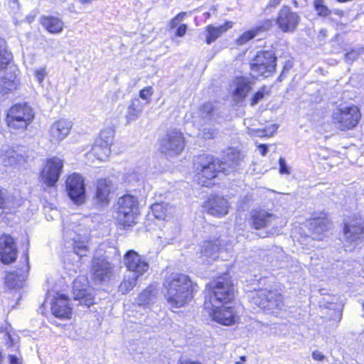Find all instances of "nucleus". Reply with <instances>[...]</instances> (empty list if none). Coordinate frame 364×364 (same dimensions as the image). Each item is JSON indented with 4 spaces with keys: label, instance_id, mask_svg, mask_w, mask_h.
<instances>
[{
    "label": "nucleus",
    "instance_id": "cd10ccee",
    "mask_svg": "<svg viewBox=\"0 0 364 364\" xmlns=\"http://www.w3.org/2000/svg\"><path fill=\"white\" fill-rule=\"evenodd\" d=\"M95 186V203L101 205H107L109 203L112 182L107 179H100L97 181Z\"/></svg>",
    "mask_w": 364,
    "mask_h": 364
},
{
    "label": "nucleus",
    "instance_id": "bb28decb",
    "mask_svg": "<svg viewBox=\"0 0 364 364\" xmlns=\"http://www.w3.org/2000/svg\"><path fill=\"white\" fill-rule=\"evenodd\" d=\"M51 311L55 317L68 318L71 314V308L68 305V299L64 294H59L52 303Z\"/></svg>",
    "mask_w": 364,
    "mask_h": 364
},
{
    "label": "nucleus",
    "instance_id": "09e8293b",
    "mask_svg": "<svg viewBox=\"0 0 364 364\" xmlns=\"http://www.w3.org/2000/svg\"><path fill=\"white\" fill-rule=\"evenodd\" d=\"M279 173L289 175L291 173L290 168L287 166L285 159L281 157L279 160Z\"/></svg>",
    "mask_w": 364,
    "mask_h": 364
},
{
    "label": "nucleus",
    "instance_id": "f8f14e48",
    "mask_svg": "<svg viewBox=\"0 0 364 364\" xmlns=\"http://www.w3.org/2000/svg\"><path fill=\"white\" fill-rule=\"evenodd\" d=\"M300 21L297 13L288 6H283L278 13L276 23L284 33L294 32Z\"/></svg>",
    "mask_w": 364,
    "mask_h": 364
},
{
    "label": "nucleus",
    "instance_id": "69168bd1",
    "mask_svg": "<svg viewBox=\"0 0 364 364\" xmlns=\"http://www.w3.org/2000/svg\"><path fill=\"white\" fill-rule=\"evenodd\" d=\"M181 364H200V363H196V362H189V363H184Z\"/></svg>",
    "mask_w": 364,
    "mask_h": 364
},
{
    "label": "nucleus",
    "instance_id": "a878e982",
    "mask_svg": "<svg viewBox=\"0 0 364 364\" xmlns=\"http://www.w3.org/2000/svg\"><path fill=\"white\" fill-rule=\"evenodd\" d=\"M232 27V21H226L224 24L220 26L208 25L203 33L205 37V43L209 45L211 44Z\"/></svg>",
    "mask_w": 364,
    "mask_h": 364
},
{
    "label": "nucleus",
    "instance_id": "c9c22d12",
    "mask_svg": "<svg viewBox=\"0 0 364 364\" xmlns=\"http://www.w3.org/2000/svg\"><path fill=\"white\" fill-rule=\"evenodd\" d=\"M156 295V289L152 287H149L139 295L136 302L139 306L149 305L154 302Z\"/></svg>",
    "mask_w": 364,
    "mask_h": 364
},
{
    "label": "nucleus",
    "instance_id": "4be33fe9",
    "mask_svg": "<svg viewBox=\"0 0 364 364\" xmlns=\"http://www.w3.org/2000/svg\"><path fill=\"white\" fill-rule=\"evenodd\" d=\"M208 310L213 319L220 324L229 326L235 321V314L230 306L223 305L220 306V308H213Z\"/></svg>",
    "mask_w": 364,
    "mask_h": 364
},
{
    "label": "nucleus",
    "instance_id": "f03ea898",
    "mask_svg": "<svg viewBox=\"0 0 364 364\" xmlns=\"http://www.w3.org/2000/svg\"><path fill=\"white\" fill-rule=\"evenodd\" d=\"M234 297V287L228 274L218 277L210 284L208 295L205 296L204 306L206 309L220 308L229 303Z\"/></svg>",
    "mask_w": 364,
    "mask_h": 364
},
{
    "label": "nucleus",
    "instance_id": "338daca9",
    "mask_svg": "<svg viewBox=\"0 0 364 364\" xmlns=\"http://www.w3.org/2000/svg\"><path fill=\"white\" fill-rule=\"evenodd\" d=\"M85 3H90L92 0H82Z\"/></svg>",
    "mask_w": 364,
    "mask_h": 364
},
{
    "label": "nucleus",
    "instance_id": "412c9836",
    "mask_svg": "<svg viewBox=\"0 0 364 364\" xmlns=\"http://www.w3.org/2000/svg\"><path fill=\"white\" fill-rule=\"evenodd\" d=\"M71 128L72 122L68 119L56 121L49 129L50 141L55 143L61 141L69 134Z\"/></svg>",
    "mask_w": 364,
    "mask_h": 364
},
{
    "label": "nucleus",
    "instance_id": "20e7f679",
    "mask_svg": "<svg viewBox=\"0 0 364 364\" xmlns=\"http://www.w3.org/2000/svg\"><path fill=\"white\" fill-rule=\"evenodd\" d=\"M117 209V220L124 228L133 226L136 223L139 211V203L136 197L125 195L119 198Z\"/></svg>",
    "mask_w": 364,
    "mask_h": 364
},
{
    "label": "nucleus",
    "instance_id": "f3484780",
    "mask_svg": "<svg viewBox=\"0 0 364 364\" xmlns=\"http://www.w3.org/2000/svg\"><path fill=\"white\" fill-rule=\"evenodd\" d=\"M252 226L257 229L274 227L277 225L279 218L264 210H253L251 213Z\"/></svg>",
    "mask_w": 364,
    "mask_h": 364
},
{
    "label": "nucleus",
    "instance_id": "79ce46f5",
    "mask_svg": "<svg viewBox=\"0 0 364 364\" xmlns=\"http://www.w3.org/2000/svg\"><path fill=\"white\" fill-rule=\"evenodd\" d=\"M11 60V54L4 48L0 46V70L6 68Z\"/></svg>",
    "mask_w": 364,
    "mask_h": 364
},
{
    "label": "nucleus",
    "instance_id": "8fccbe9b",
    "mask_svg": "<svg viewBox=\"0 0 364 364\" xmlns=\"http://www.w3.org/2000/svg\"><path fill=\"white\" fill-rule=\"evenodd\" d=\"M272 128V131H271V132L267 129L254 130V132L257 136H259V137L268 136H271L273 134V132L277 130V127L275 125H273Z\"/></svg>",
    "mask_w": 364,
    "mask_h": 364
},
{
    "label": "nucleus",
    "instance_id": "680f3d73",
    "mask_svg": "<svg viewBox=\"0 0 364 364\" xmlns=\"http://www.w3.org/2000/svg\"><path fill=\"white\" fill-rule=\"evenodd\" d=\"M281 1L282 0H269V6L271 7H276Z\"/></svg>",
    "mask_w": 364,
    "mask_h": 364
},
{
    "label": "nucleus",
    "instance_id": "39448f33",
    "mask_svg": "<svg viewBox=\"0 0 364 364\" xmlns=\"http://www.w3.org/2000/svg\"><path fill=\"white\" fill-rule=\"evenodd\" d=\"M277 58L272 50H262L252 60L251 75L253 77H267L275 71Z\"/></svg>",
    "mask_w": 364,
    "mask_h": 364
},
{
    "label": "nucleus",
    "instance_id": "0e129e2a",
    "mask_svg": "<svg viewBox=\"0 0 364 364\" xmlns=\"http://www.w3.org/2000/svg\"><path fill=\"white\" fill-rule=\"evenodd\" d=\"M246 360V357L245 356H241L240 358V360L238 361H236L235 362V364H243Z\"/></svg>",
    "mask_w": 364,
    "mask_h": 364
},
{
    "label": "nucleus",
    "instance_id": "6e6552de",
    "mask_svg": "<svg viewBox=\"0 0 364 364\" xmlns=\"http://www.w3.org/2000/svg\"><path fill=\"white\" fill-rule=\"evenodd\" d=\"M194 167L198 175L200 183L203 186H207L208 184L203 178L210 180L215 178L220 166H218V161L213 156L203 154L197 158L194 162Z\"/></svg>",
    "mask_w": 364,
    "mask_h": 364
},
{
    "label": "nucleus",
    "instance_id": "a211bd4d",
    "mask_svg": "<svg viewBox=\"0 0 364 364\" xmlns=\"http://www.w3.org/2000/svg\"><path fill=\"white\" fill-rule=\"evenodd\" d=\"M17 256V249L14 239L9 235L0 237V259L4 264L15 261Z\"/></svg>",
    "mask_w": 364,
    "mask_h": 364
},
{
    "label": "nucleus",
    "instance_id": "6e6d98bb",
    "mask_svg": "<svg viewBox=\"0 0 364 364\" xmlns=\"http://www.w3.org/2000/svg\"><path fill=\"white\" fill-rule=\"evenodd\" d=\"M186 30L187 26L186 24H181L177 28L176 35L178 37H183L186 34Z\"/></svg>",
    "mask_w": 364,
    "mask_h": 364
},
{
    "label": "nucleus",
    "instance_id": "7c9ffc66",
    "mask_svg": "<svg viewBox=\"0 0 364 364\" xmlns=\"http://www.w3.org/2000/svg\"><path fill=\"white\" fill-rule=\"evenodd\" d=\"M144 107V104L139 98H134L127 107L125 116L127 123L130 124L136 121L141 116Z\"/></svg>",
    "mask_w": 364,
    "mask_h": 364
},
{
    "label": "nucleus",
    "instance_id": "4d7b16f0",
    "mask_svg": "<svg viewBox=\"0 0 364 364\" xmlns=\"http://www.w3.org/2000/svg\"><path fill=\"white\" fill-rule=\"evenodd\" d=\"M312 358L315 360L323 361L326 358V356L321 352L318 350H314L312 353Z\"/></svg>",
    "mask_w": 364,
    "mask_h": 364
},
{
    "label": "nucleus",
    "instance_id": "6ab92c4d",
    "mask_svg": "<svg viewBox=\"0 0 364 364\" xmlns=\"http://www.w3.org/2000/svg\"><path fill=\"white\" fill-rule=\"evenodd\" d=\"M208 213L216 217H221L228 213V200L222 196H210L204 205Z\"/></svg>",
    "mask_w": 364,
    "mask_h": 364
},
{
    "label": "nucleus",
    "instance_id": "4468645a",
    "mask_svg": "<svg viewBox=\"0 0 364 364\" xmlns=\"http://www.w3.org/2000/svg\"><path fill=\"white\" fill-rule=\"evenodd\" d=\"M124 264L136 277L141 276L149 269V264L136 252L129 250L124 256Z\"/></svg>",
    "mask_w": 364,
    "mask_h": 364
},
{
    "label": "nucleus",
    "instance_id": "9b49d317",
    "mask_svg": "<svg viewBox=\"0 0 364 364\" xmlns=\"http://www.w3.org/2000/svg\"><path fill=\"white\" fill-rule=\"evenodd\" d=\"M63 167V160L53 157L47 161L46 168L41 171V177L48 187H53L58 181Z\"/></svg>",
    "mask_w": 364,
    "mask_h": 364
},
{
    "label": "nucleus",
    "instance_id": "e2e57ef3",
    "mask_svg": "<svg viewBox=\"0 0 364 364\" xmlns=\"http://www.w3.org/2000/svg\"><path fill=\"white\" fill-rule=\"evenodd\" d=\"M286 69H287V65L284 66L281 75L278 77V80H279V81L282 80V78L285 75V73H286Z\"/></svg>",
    "mask_w": 364,
    "mask_h": 364
},
{
    "label": "nucleus",
    "instance_id": "7ed1b4c3",
    "mask_svg": "<svg viewBox=\"0 0 364 364\" xmlns=\"http://www.w3.org/2000/svg\"><path fill=\"white\" fill-rule=\"evenodd\" d=\"M248 299L253 304L272 314H277L284 307L282 294L274 291L260 289L252 291L248 295Z\"/></svg>",
    "mask_w": 364,
    "mask_h": 364
},
{
    "label": "nucleus",
    "instance_id": "1a4fd4ad",
    "mask_svg": "<svg viewBox=\"0 0 364 364\" xmlns=\"http://www.w3.org/2000/svg\"><path fill=\"white\" fill-rule=\"evenodd\" d=\"M184 147L183 135L177 129L170 130L161 140V151L167 156H177L182 152Z\"/></svg>",
    "mask_w": 364,
    "mask_h": 364
},
{
    "label": "nucleus",
    "instance_id": "473e14b6",
    "mask_svg": "<svg viewBox=\"0 0 364 364\" xmlns=\"http://www.w3.org/2000/svg\"><path fill=\"white\" fill-rule=\"evenodd\" d=\"M41 24L50 33L57 34L62 32L64 23L57 17L45 16L41 19Z\"/></svg>",
    "mask_w": 364,
    "mask_h": 364
},
{
    "label": "nucleus",
    "instance_id": "423d86ee",
    "mask_svg": "<svg viewBox=\"0 0 364 364\" xmlns=\"http://www.w3.org/2000/svg\"><path fill=\"white\" fill-rule=\"evenodd\" d=\"M34 114L27 105H16L9 111L6 122L13 132H23L32 122Z\"/></svg>",
    "mask_w": 364,
    "mask_h": 364
},
{
    "label": "nucleus",
    "instance_id": "de8ad7c7",
    "mask_svg": "<svg viewBox=\"0 0 364 364\" xmlns=\"http://www.w3.org/2000/svg\"><path fill=\"white\" fill-rule=\"evenodd\" d=\"M213 112V106L210 102L205 103L201 109V116L203 117H210Z\"/></svg>",
    "mask_w": 364,
    "mask_h": 364
},
{
    "label": "nucleus",
    "instance_id": "2f4dec72",
    "mask_svg": "<svg viewBox=\"0 0 364 364\" xmlns=\"http://www.w3.org/2000/svg\"><path fill=\"white\" fill-rule=\"evenodd\" d=\"M338 299L336 296H333L331 298V299L326 300V302L328 304L326 306V309H328L330 311H332V313L328 314V315L330 320L333 321L332 325L334 328L338 326V323L342 318V310L341 305L335 302Z\"/></svg>",
    "mask_w": 364,
    "mask_h": 364
},
{
    "label": "nucleus",
    "instance_id": "5701e85b",
    "mask_svg": "<svg viewBox=\"0 0 364 364\" xmlns=\"http://www.w3.org/2000/svg\"><path fill=\"white\" fill-rule=\"evenodd\" d=\"M331 223L324 215L312 218L309 223V229L313 239L320 240L331 228Z\"/></svg>",
    "mask_w": 364,
    "mask_h": 364
},
{
    "label": "nucleus",
    "instance_id": "a18cd8bd",
    "mask_svg": "<svg viewBox=\"0 0 364 364\" xmlns=\"http://www.w3.org/2000/svg\"><path fill=\"white\" fill-rule=\"evenodd\" d=\"M153 93H154V90H153L152 87L148 86V87H144V89H142L140 91L139 97L142 100H146L147 102H149V100L151 96L153 95Z\"/></svg>",
    "mask_w": 364,
    "mask_h": 364
},
{
    "label": "nucleus",
    "instance_id": "393cba45",
    "mask_svg": "<svg viewBox=\"0 0 364 364\" xmlns=\"http://www.w3.org/2000/svg\"><path fill=\"white\" fill-rule=\"evenodd\" d=\"M220 250V242L218 240H206L200 248V257L203 261L208 263L218 257V253Z\"/></svg>",
    "mask_w": 364,
    "mask_h": 364
},
{
    "label": "nucleus",
    "instance_id": "dca6fc26",
    "mask_svg": "<svg viewBox=\"0 0 364 364\" xmlns=\"http://www.w3.org/2000/svg\"><path fill=\"white\" fill-rule=\"evenodd\" d=\"M1 156L4 166H14L25 161L26 151L22 146L10 147L6 145L1 149Z\"/></svg>",
    "mask_w": 364,
    "mask_h": 364
},
{
    "label": "nucleus",
    "instance_id": "ddd939ff",
    "mask_svg": "<svg viewBox=\"0 0 364 364\" xmlns=\"http://www.w3.org/2000/svg\"><path fill=\"white\" fill-rule=\"evenodd\" d=\"M93 279L98 283L108 281L113 275V266L106 259L95 257L92 262Z\"/></svg>",
    "mask_w": 364,
    "mask_h": 364
},
{
    "label": "nucleus",
    "instance_id": "f704fd0d",
    "mask_svg": "<svg viewBox=\"0 0 364 364\" xmlns=\"http://www.w3.org/2000/svg\"><path fill=\"white\" fill-rule=\"evenodd\" d=\"M111 146L105 145L100 141L95 140L92 152L100 161H105L111 153Z\"/></svg>",
    "mask_w": 364,
    "mask_h": 364
},
{
    "label": "nucleus",
    "instance_id": "4c0bfd02",
    "mask_svg": "<svg viewBox=\"0 0 364 364\" xmlns=\"http://www.w3.org/2000/svg\"><path fill=\"white\" fill-rule=\"evenodd\" d=\"M138 277H136V275L134 274L127 276L119 287V291L122 294H126L132 289L136 284Z\"/></svg>",
    "mask_w": 364,
    "mask_h": 364
},
{
    "label": "nucleus",
    "instance_id": "c85d7f7f",
    "mask_svg": "<svg viewBox=\"0 0 364 364\" xmlns=\"http://www.w3.org/2000/svg\"><path fill=\"white\" fill-rule=\"evenodd\" d=\"M232 86L235 87L232 92L233 97L235 100L237 101L242 100L245 98L251 90L250 80L243 77H237L232 82Z\"/></svg>",
    "mask_w": 364,
    "mask_h": 364
},
{
    "label": "nucleus",
    "instance_id": "37998d69",
    "mask_svg": "<svg viewBox=\"0 0 364 364\" xmlns=\"http://www.w3.org/2000/svg\"><path fill=\"white\" fill-rule=\"evenodd\" d=\"M256 36L257 35L255 32L254 29L247 31L245 32L240 38H237V43L240 46H242L248 42L249 41H250L251 39H252Z\"/></svg>",
    "mask_w": 364,
    "mask_h": 364
},
{
    "label": "nucleus",
    "instance_id": "774afa93",
    "mask_svg": "<svg viewBox=\"0 0 364 364\" xmlns=\"http://www.w3.org/2000/svg\"><path fill=\"white\" fill-rule=\"evenodd\" d=\"M205 14L208 17L210 16V14L208 12L205 13Z\"/></svg>",
    "mask_w": 364,
    "mask_h": 364
},
{
    "label": "nucleus",
    "instance_id": "c756f323",
    "mask_svg": "<svg viewBox=\"0 0 364 364\" xmlns=\"http://www.w3.org/2000/svg\"><path fill=\"white\" fill-rule=\"evenodd\" d=\"M80 283V279H77L73 282V294L75 300H78L81 305L90 306L94 304V296L87 292L84 288L79 289Z\"/></svg>",
    "mask_w": 364,
    "mask_h": 364
},
{
    "label": "nucleus",
    "instance_id": "bf43d9fd",
    "mask_svg": "<svg viewBox=\"0 0 364 364\" xmlns=\"http://www.w3.org/2000/svg\"><path fill=\"white\" fill-rule=\"evenodd\" d=\"M258 149L262 156H265L268 151V148L264 144H260L258 146Z\"/></svg>",
    "mask_w": 364,
    "mask_h": 364
},
{
    "label": "nucleus",
    "instance_id": "13d9d810",
    "mask_svg": "<svg viewBox=\"0 0 364 364\" xmlns=\"http://www.w3.org/2000/svg\"><path fill=\"white\" fill-rule=\"evenodd\" d=\"M9 363L10 364H22L19 358L13 355H9Z\"/></svg>",
    "mask_w": 364,
    "mask_h": 364
},
{
    "label": "nucleus",
    "instance_id": "603ef678",
    "mask_svg": "<svg viewBox=\"0 0 364 364\" xmlns=\"http://www.w3.org/2000/svg\"><path fill=\"white\" fill-rule=\"evenodd\" d=\"M264 96V90H260L258 92H257L254 96L252 98V102L251 105L252 106L257 104Z\"/></svg>",
    "mask_w": 364,
    "mask_h": 364
},
{
    "label": "nucleus",
    "instance_id": "e433bc0d",
    "mask_svg": "<svg viewBox=\"0 0 364 364\" xmlns=\"http://www.w3.org/2000/svg\"><path fill=\"white\" fill-rule=\"evenodd\" d=\"M18 85V81L15 76L11 75V79L4 78L0 80V93L2 95H6L14 90H16Z\"/></svg>",
    "mask_w": 364,
    "mask_h": 364
},
{
    "label": "nucleus",
    "instance_id": "aec40b11",
    "mask_svg": "<svg viewBox=\"0 0 364 364\" xmlns=\"http://www.w3.org/2000/svg\"><path fill=\"white\" fill-rule=\"evenodd\" d=\"M26 263L20 269L16 271L9 272L5 278V284L9 289L21 287L23 283L27 277L28 272V257L26 255L25 257Z\"/></svg>",
    "mask_w": 364,
    "mask_h": 364
},
{
    "label": "nucleus",
    "instance_id": "5fc2aeb1",
    "mask_svg": "<svg viewBox=\"0 0 364 364\" xmlns=\"http://www.w3.org/2000/svg\"><path fill=\"white\" fill-rule=\"evenodd\" d=\"M215 130L213 128H204L203 130V136L205 139H212L215 136Z\"/></svg>",
    "mask_w": 364,
    "mask_h": 364
},
{
    "label": "nucleus",
    "instance_id": "b1692460",
    "mask_svg": "<svg viewBox=\"0 0 364 364\" xmlns=\"http://www.w3.org/2000/svg\"><path fill=\"white\" fill-rule=\"evenodd\" d=\"M241 164L240 154L234 149H230V151L218 161V171L225 173H229L236 169Z\"/></svg>",
    "mask_w": 364,
    "mask_h": 364
},
{
    "label": "nucleus",
    "instance_id": "49530a36",
    "mask_svg": "<svg viewBox=\"0 0 364 364\" xmlns=\"http://www.w3.org/2000/svg\"><path fill=\"white\" fill-rule=\"evenodd\" d=\"M186 16V12H181L176 16H175L169 23L170 28L173 29L177 27L179 23L183 20L184 17Z\"/></svg>",
    "mask_w": 364,
    "mask_h": 364
},
{
    "label": "nucleus",
    "instance_id": "2eb2a0df",
    "mask_svg": "<svg viewBox=\"0 0 364 364\" xmlns=\"http://www.w3.org/2000/svg\"><path fill=\"white\" fill-rule=\"evenodd\" d=\"M364 234V223L361 218H355L344 222V239L349 243L360 240Z\"/></svg>",
    "mask_w": 364,
    "mask_h": 364
},
{
    "label": "nucleus",
    "instance_id": "a19ab883",
    "mask_svg": "<svg viewBox=\"0 0 364 364\" xmlns=\"http://www.w3.org/2000/svg\"><path fill=\"white\" fill-rule=\"evenodd\" d=\"M272 27V21L270 19H267L259 22L253 29L257 35L263 32L269 31Z\"/></svg>",
    "mask_w": 364,
    "mask_h": 364
},
{
    "label": "nucleus",
    "instance_id": "c03bdc74",
    "mask_svg": "<svg viewBox=\"0 0 364 364\" xmlns=\"http://www.w3.org/2000/svg\"><path fill=\"white\" fill-rule=\"evenodd\" d=\"M314 6L316 11L320 16H326L331 13L329 9L323 4V0H315Z\"/></svg>",
    "mask_w": 364,
    "mask_h": 364
},
{
    "label": "nucleus",
    "instance_id": "72a5a7b5",
    "mask_svg": "<svg viewBox=\"0 0 364 364\" xmlns=\"http://www.w3.org/2000/svg\"><path fill=\"white\" fill-rule=\"evenodd\" d=\"M73 243V252L82 259L86 256L88 251L86 242L88 241V236L87 234L78 235L72 237Z\"/></svg>",
    "mask_w": 364,
    "mask_h": 364
},
{
    "label": "nucleus",
    "instance_id": "f257e3e1",
    "mask_svg": "<svg viewBox=\"0 0 364 364\" xmlns=\"http://www.w3.org/2000/svg\"><path fill=\"white\" fill-rule=\"evenodd\" d=\"M164 296L171 308H181L193 298V285L190 277L181 273H172L164 281Z\"/></svg>",
    "mask_w": 364,
    "mask_h": 364
},
{
    "label": "nucleus",
    "instance_id": "58836bf2",
    "mask_svg": "<svg viewBox=\"0 0 364 364\" xmlns=\"http://www.w3.org/2000/svg\"><path fill=\"white\" fill-rule=\"evenodd\" d=\"M96 140L105 145H112L114 141V131L109 128L102 130Z\"/></svg>",
    "mask_w": 364,
    "mask_h": 364
},
{
    "label": "nucleus",
    "instance_id": "864d4df0",
    "mask_svg": "<svg viewBox=\"0 0 364 364\" xmlns=\"http://www.w3.org/2000/svg\"><path fill=\"white\" fill-rule=\"evenodd\" d=\"M358 53L355 50H351L350 52H348L346 53L345 55V60L350 63L353 62L357 58H358Z\"/></svg>",
    "mask_w": 364,
    "mask_h": 364
},
{
    "label": "nucleus",
    "instance_id": "9d476101",
    "mask_svg": "<svg viewBox=\"0 0 364 364\" xmlns=\"http://www.w3.org/2000/svg\"><path fill=\"white\" fill-rule=\"evenodd\" d=\"M66 190L70 198L76 204L85 200L86 193L84 178L78 173H73L66 180Z\"/></svg>",
    "mask_w": 364,
    "mask_h": 364
},
{
    "label": "nucleus",
    "instance_id": "052dcab7",
    "mask_svg": "<svg viewBox=\"0 0 364 364\" xmlns=\"http://www.w3.org/2000/svg\"><path fill=\"white\" fill-rule=\"evenodd\" d=\"M5 196L1 191H0V208H4Z\"/></svg>",
    "mask_w": 364,
    "mask_h": 364
},
{
    "label": "nucleus",
    "instance_id": "0eeeda50",
    "mask_svg": "<svg viewBox=\"0 0 364 364\" xmlns=\"http://www.w3.org/2000/svg\"><path fill=\"white\" fill-rule=\"evenodd\" d=\"M360 117V110L355 105L338 107L332 113L333 122L341 130L353 129L358 124Z\"/></svg>",
    "mask_w": 364,
    "mask_h": 364
},
{
    "label": "nucleus",
    "instance_id": "3c124183",
    "mask_svg": "<svg viewBox=\"0 0 364 364\" xmlns=\"http://www.w3.org/2000/svg\"><path fill=\"white\" fill-rule=\"evenodd\" d=\"M47 73L45 68H40L35 71V77L39 83H42Z\"/></svg>",
    "mask_w": 364,
    "mask_h": 364
},
{
    "label": "nucleus",
    "instance_id": "ea45409f",
    "mask_svg": "<svg viewBox=\"0 0 364 364\" xmlns=\"http://www.w3.org/2000/svg\"><path fill=\"white\" fill-rule=\"evenodd\" d=\"M154 216L158 219H164L166 215L167 208L163 203H155L151 206Z\"/></svg>",
    "mask_w": 364,
    "mask_h": 364
}]
</instances>
